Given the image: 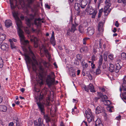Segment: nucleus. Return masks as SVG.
Masks as SVG:
<instances>
[{
    "label": "nucleus",
    "mask_w": 126,
    "mask_h": 126,
    "mask_svg": "<svg viewBox=\"0 0 126 126\" xmlns=\"http://www.w3.org/2000/svg\"><path fill=\"white\" fill-rule=\"evenodd\" d=\"M109 70L110 72H114V65L112 64H110V66L109 67Z\"/></svg>",
    "instance_id": "obj_25"
},
{
    "label": "nucleus",
    "mask_w": 126,
    "mask_h": 126,
    "mask_svg": "<svg viewBox=\"0 0 126 126\" xmlns=\"http://www.w3.org/2000/svg\"><path fill=\"white\" fill-rule=\"evenodd\" d=\"M5 25L6 27L8 28L10 27L12 24L11 20H7L5 21Z\"/></svg>",
    "instance_id": "obj_18"
},
{
    "label": "nucleus",
    "mask_w": 126,
    "mask_h": 126,
    "mask_svg": "<svg viewBox=\"0 0 126 126\" xmlns=\"http://www.w3.org/2000/svg\"><path fill=\"white\" fill-rule=\"evenodd\" d=\"M3 61L0 62V68H1L3 67Z\"/></svg>",
    "instance_id": "obj_55"
},
{
    "label": "nucleus",
    "mask_w": 126,
    "mask_h": 126,
    "mask_svg": "<svg viewBox=\"0 0 126 126\" xmlns=\"http://www.w3.org/2000/svg\"><path fill=\"white\" fill-rule=\"evenodd\" d=\"M103 24L102 22H100L98 24V30L99 32L100 31H103Z\"/></svg>",
    "instance_id": "obj_23"
},
{
    "label": "nucleus",
    "mask_w": 126,
    "mask_h": 126,
    "mask_svg": "<svg viewBox=\"0 0 126 126\" xmlns=\"http://www.w3.org/2000/svg\"><path fill=\"white\" fill-rule=\"evenodd\" d=\"M81 51H83V52H86L88 50V48L87 47H83L81 48L80 49Z\"/></svg>",
    "instance_id": "obj_32"
},
{
    "label": "nucleus",
    "mask_w": 126,
    "mask_h": 126,
    "mask_svg": "<svg viewBox=\"0 0 126 126\" xmlns=\"http://www.w3.org/2000/svg\"><path fill=\"white\" fill-rule=\"evenodd\" d=\"M12 40L11 39H9V41L10 42L11 45V47L12 49L15 48L16 47V46L15 45L13 42L12 41Z\"/></svg>",
    "instance_id": "obj_29"
},
{
    "label": "nucleus",
    "mask_w": 126,
    "mask_h": 126,
    "mask_svg": "<svg viewBox=\"0 0 126 126\" xmlns=\"http://www.w3.org/2000/svg\"><path fill=\"white\" fill-rule=\"evenodd\" d=\"M123 82L122 84V88L120 87V92L123 90L124 91H126V76H125L123 79Z\"/></svg>",
    "instance_id": "obj_10"
},
{
    "label": "nucleus",
    "mask_w": 126,
    "mask_h": 126,
    "mask_svg": "<svg viewBox=\"0 0 126 126\" xmlns=\"http://www.w3.org/2000/svg\"><path fill=\"white\" fill-rule=\"evenodd\" d=\"M14 120L15 121L16 124V126H19V119L17 118H15L14 119Z\"/></svg>",
    "instance_id": "obj_37"
},
{
    "label": "nucleus",
    "mask_w": 126,
    "mask_h": 126,
    "mask_svg": "<svg viewBox=\"0 0 126 126\" xmlns=\"http://www.w3.org/2000/svg\"><path fill=\"white\" fill-rule=\"evenodd\" d=\"M97 95L100 98H101V97L102 96V95H103L102 93L100 92L98 93Z\"/></svg>",
    "instance_id": "obj_51"
},
{
    "label": "nucleus",
    "mask_w": 126,
    "mask_h": 126,
    "mask_svg": "<svg viewBox=\"0 0 126 126\" xmlns=\"http://www.w3.org/2000/svg\"><path fill=\"white\" fill-rule=\"evenodd\" d=\"M99 48H102V45L101 40L99 41Z\"/></svg>",
    "instance_id": "obj_59"
},
{
    "label": "nucleus",
    "mask_w": 126,
    "mask_h": 126,
    "mask_svg": "<svg viewBox=\"0 0 126 126\" xmlns=\"http://www.w3.org/2000/svg\"><path fill=\"white\" fill-rule=\"evenodd\" d=\"M94 29L93 27L88 28L87 29V34L89 36L92 35L94 32Z\"/></svg>",
    "instance_id": "obj_13"
},
{
    "label": "nucleus",
    "mask_w": 126,
    "mask_h": 126,
    "mask_svg": "<svg viewBox=\"0 0 126 126\" xmlns=\"http://www.w3.org/2000/svg\"><path fill=\"white\" fill-rule=\"evenodd\" d=\"M89 38L87 37H85L83 39V45H85L86 43V41L87 40L89 39Z\"/></svg>",
    "instance_id": "obj_43"
},
{
    "label": "nucleus",
    "mask_w": 126,
    "mask_h": 126,
    "mask_svg": "<svg viewBox=\"0 0 126 126\" xmlns=\"http://www.w3.org/2000/svg\"><path fill=\"white\" fill-rule=\"evenodd\" d=\"M47 91V89L44 88L42 92L40 94V96L38 97L35 98V101L38 107L39 110L41 111L42 114L44 115L45 114V109L43 104L39 102L44 97V96L46 94Z\"/></svg>",
    "instance_id": "obj_2"
},
{
    "label": "nucleus",
    "mask_w": 126,
    "mask_h": 126,
    "mask_svg": "<svg viewBox=\"0 0 126 126\" xmlns=\"http://www.w3.org/2000/svg\"><path fill=\"white\" fill-rule=\"evenodd\" d=\"M36 77L37 78L39 79L38 80H40V82H38L40 84H43V79H44V76L41 73L37 74L36 75Z\"/></svg>",
    "instance_id": "obj_11"
},
{
    "label": "nucleus",
    "mask_w": 126,
    "mask_h": 126,
    "mask_svg": "<svg viewBox=\"0 0 126 126\" xmlns=\"http://www.w3.org/2000/svg\"><path fill=\"white\" fill-rule=\"evenodd\" d=\"M100 98V97H95L94 99V100L95 102L97 101V100Z\"/></svg>",
    "instance_id": "obj_63"
},
{
    "label": "nucleus",
    "mask_w": 126,
    "mask_h": 126,
    "mask_svg": "<svg viewBox=\"0 0 126 126\" xmlns=\"http://www.w3.org/2000/svg\"><path fill=\"white\" fill-rule=\"evenodd\" d=\"M19 3L21 6L24 5V2L23 0H19Z\"/></svg>",
    "instance_id": "obj_49"
},
{
    "label": "nucleus",
    "mask_w": 126,
    "mask_h": 126,
    "mask_svg": "<svg viewBox=\"0 0 126 126\" xmlns=\"http://www.w3.org/2000/svg\"><path fill=\"white\" fill-rule=\"evenodd\" d=\"M121 57L123 59H125L126 58V54L125 53H122L121 54Z\"/></svg>",
    "instance_id": "obj_41"
},
{
    "label": "nucleus",
    "mask_w": 126,
    "mask_h": 126,
    "mask_svg": "<svg viewBox=\"0 0 126 126\" xmlns=\"http://www.w3.org/2000/svg\"><path fill=\"white\" fill-rule=\"evenodd\" d=\"M9 47V46L6 43L2 44L0 46L2 50L3 51H7Z\"/></svg>",
    "instance_id": "obj_15"
},
{
    "label": "nucleus",
    "mask_w": 126,
    "mask_h": 126,
    "mask_svg": "<svg viewBox=\"0 0 126 126\" xmlns=\"http://www.w3.org/2000/svg\"><path fill=\"white\" fill-rule=\"evenodd\" d=\"M100 68L98 67V69L96 70L95 74L96 75H98L100 74L101 73V71L100 70Z\"/></svg>",
    "instance_id": "obj_44"
},
{
    "label": "nucleus",
    "mask_w": 126,
    "mask_h": 126,
    "mask_svg": "<svg viewBox=\"0 0 126 126\" xmlns=\"http://www.w3.org/2000/svg\"><path fill=\"white\" fill-rule=\"evenodd\" d=\"M121 67V66L119 63H117L116 64V68L115 71L116 73H118L119 72V70Z\"/></svg>",
    "instance_id": "obj_27"
},
{
    "label": "nucleus",
    "mask_w": 126,
    "mask_h": 126,
    "mask_svg": "<svg viewBox=\"0 0 126 126\" xmlns=\"http://www.w3.org/2000/svg\"><path fill=\"white\" fill-rule=\"evenodd\" d=\"M7 107L4 105H0V110L3 112H5L7 110Z\"/></svg>",
    "instance_id": "obj_24"
},
{
    "label": "nucleus",
    "mask_w": 126,
    "mask_h": 126,
    "mask_svg": "<svg viewBox=\"0 0 126 126\" xmlns=\"http://www.w3.org/2000/svg\"><path fill=\"white\" fill-rule=\"evenodd\" d=\"M99 88V89L102 92H104L105 91V88L103 87H100Z\"/></svg>",
    "instance_id": "obj_57"
},
{
    "label": "nucleus",
    "mask_w": 126,
    "mask_h": 126,
    "mask_svg": "<svg viewBox=\"0 0 126 126\" xmlns=\"http://www.w3.org/2000/svg\"><path fill=\"white\" fill-rule=\"evenodd\" d=\"M94 1L95 3H96L97 2V3L98 5H99L103 2L102 0H94Z\"/></svg>",
    "instance_id": "obj_45"
},
{
    "label": "nucleus",
    "mask_w": 126,
    "mask_h": 126,
    "mask_svg": "<svg viewBox=\"0 0 126 126\" xmlns=\"http://www.w3.org/2000/svg\"><path fill=\"white\" fill-rule=\"evenodd\" d=\"M30 18H27L26 19L27 25L29 27H30L32 20L34 18V15L32 14L30 15Z\"/></svg>",
    "instance_id": "obj_9"
},
{
    "label": "nucleus",
    "mask_w": 126,
    "mask_h": 126,
    "mask_svg": "<svg viewBox=\"0 0 126 126\" xmlns=\"http://www.w3.org/2000/svg\"><path fill=\"white\" fill-rule=\"evenodd\" d=\"M121 118V116L120 115H119L118 116L116 117V120H120V119Z\"/></svg>",
    "instance_id": "obj_62"
},
{
    "label": "nucleus",
    "mask_w": 126,
    "mask_h": 126,
    "mask_svg": "<svg viewBox=\"0 0 126 126\" xmlns=\"http://www.w3.org/2000/svg\"><path fill=\"white\" fill-rule=\"evenodd\" d=\"M14 123L13 122H10L8 126H13L14 125Z\"/></svg>",
    "instance_id": "obj_58"
},
{
    "label": "nucleus",
    "mask_w": 126,
    "mask_h": 126,
    "mask_svg": "<svg viewBox=\"0 0 126 126\" xmlns=\"http://www.w3.org/2000/svg\"><path fill=\"white\" fill-rule=\"evenodd\" d=\"M95 57L94 55H93L92 57V62H94L95 60Z\"/></svg>",
    "instance_id": "obj_52"
},
{
    "label": "nucleus",
    "mask_w": 126,
    "mask_h": 126,
    "mask_svg": "<svg viewBox=\"0 0 126 126\" xmlns=\"http://www.w3.org/2000/svg\"><path fill=\"white\" fill-rule=\"evenodd\" d=\"M31 40L32 41H33L34 42V45L35 47H37L38 46V39L36 37L33 36L31 39Z\"/></svg>",
    "instance_id": "obj_12"
},
{
    "label": "nucleus",
    "mask_w": 126,
    "mask_h": 126,
    "mask_svg": "<svg viewBox=\"0 0 126 126\" xmlns=\"http://www.w3.org/2000/svg\"><path fill=\"white\" fill-rule=\"evenodd\" d=\"M103 60V56L102 55H100L99 57V60L98 61V67L100 68L101 67L102 64Z\"/></svg>",
    "instance_id": "obj_20"
},
{
    "label": "nucleus",
    "mask_w": 126,
    "mask_h": 126,
    "mask_svg": "<svg viewBox=\"0 0 126 126\" xmlns=\"http://www.w3.org/2000/svg\"><path fill=\"white\" fill-rule=\"evenodd\" d=\"M122 95L123 98L125 99H126V92L123 93Z\"/></svg>",
    "instance_id": "obj_48"
},
{
    "label": "nucleus",
    "mask_w": 126,
    "mask_h": 126,
    "mask_svg": "<svg viewBox=\"0 0 126 126\" xmlns=\"http://www.w3.org/2000/svg\"><path fill=\"white\" fill-rule=\"evenodd\" d=\"M80 6L82 8H84L87 4V1L86 0H79Z\"/></svg>",
    "instance_id": "obj_14"
},
{
    "label": "nucleus",
    "mask_w": 126,
    "mask_h": 126,
    "mask_svg": "<svg viewBox=\"0 0 126 126\" xmlns=\"http://www.w3.org/2000/svg\"><path fill=\"white\" fill-rule=\"evenodd\" d=\"M72 26L71 27L70 31L72 32H74V31L76 30V27L78 25L75 23V24H72Z\"/></svg>",
    "instance_id": "obj_21"
},
{
    "label": "nucleus",
    "mask_w": 126,
    "mask_h": 126,
    "mask_svg": "<svg viewBox=\"0 0 126 126\" xmlns=\"http://www.w3.org/2000/svg\"><path fill=\"white\" fill-rule=\"evenodd\" d=\"M6 37V36L5 34H0V45L1 44L3 41L5 39Z\"/></svg>",
    "instance_id": "obj_17"
},
{
    "label": "nucleus",
    "mask_w": 126,
    "mask_h": 126,
    "mask_svg": "<svg viewBox=\"0 0 126 126\" xmlns=\"http://www.w3.org/2000/svg\"><path fill=\"white\" fill-rule=\"evenodd\" d=\"M43 64L45 67L46 68H48V67L50 65L49 63L46 62L45 61L43 62Z\"/></svg>",
    "instance_id": "obj_33"
},
{
    "label": "nucleus",
    "mask_w": 126,
    "mask_h": 126,
    "mask_svg": "<svg viewBox=\"0 0 126 126\" xmlns=\"http://www.w3.org/2000/svg\"><path fill=\"white\" fill-rule=\"evenodd\" d=\"M10 1L11 9H13L15 7L13 5L14 2L15 1L16 5L17 6V5L16 0H10Z\"/></svg>",
    "instance_id": "obj_19"
},
{
    "label": "nucleus",
    "mask_w": 126,
    "mask_h": 126,
    "mask_svg": "<svg viewBox=\"0 0 126 126\" xmlns=\"http://www.w3.org/2000/svg\"><path fill=\"white\" fill-rule=\"evenodd\" d=\"M111 108H110V106H109L107 108V110H108V111L109 112H112L111 110Z\"/></svg>",
    "instance_id": "obj_53"
},
{
    "label": "nucleus",
    "mask_w": 126,
    "mask_h": 126,
    "mask_svg": "<svg viewBox=\"0 0 126 126\" xmlns=\"http://www.w3.org/2000/svg\"><path fill=\"white\" fill-rule=\"evenodd\" d=\"M118 2L119 3H124L125 2V0H118Z\"/></svg>",
    "instance_id": "obj_54"
},
{
    "label": "nucleus",
    "mask_w": 126,
    "mask_h": 126,
    "mask_svg": "<svg viewBox=\"0 0 126 126\" xmlns=\"http://www.w3.org/2000/svg\"><path fill=\"white\" fill-rule=\"evenodd\" d=\"M97 12L96 10H94L93 12L91 14L92 15V18H94L95 17L96 15Z\"/></svg>",
    "instance_id": "obj_34"
},
{
    "label": "nucleus",
    "mask_w": 126,
    "mask_h": 126,
    "mask_svg": "<svg viewBox=\"0 0 126 126\" xmlns=\"http://www.w3.org/2000/svg\"><path fill=\"white\" fill-rule=\"evenodd\" d=\"M95 126H103L101 121L99 119H97L96 121Z\"/></svg>",
    "instance_id": "obj_26"
},
{
    "label": "nucleus",
    "mask_w": 126,
    "mask_h": 126,
    "mask_svg": "<svg viewBox=\"0 0 126 126\" xmlns=\"http://www.w3.org/2000/svg\"><path fill=\"white\" fill-rule=\"evenodd\" d=\"M24 30L25 32L27 33L28 34L29 33V32L28 31V29L27 28L25 29Z\"/></svg>",
    "instance_id": "obj_60"
},
{
    "label": "nucleus",
    "mask_w": 126,
    "mask_h": 126,
    "mask_svg": "<svg viewBox=\"0 0 126 126\" xmlns=\"http://www.w3.org/2000/svg\"><path fill=\"white\" fill-rule=\"evenodd\" d=\"M45 7L46 8H48L49 9H50V7L49 6L48 4H46L45 5Z\"/></svg>",
    "instance_id": "obj_64"
},
{
    "label": "nucleus",
    "mask_w": 126,
    "mask_h": 126,
    "mask_svg": "<svg viewBox=\"0 0 126 126\" xmlns=\"http://www.w3.org/2000/svg\"><path fill=\"white\" fill-rule=\"evenodd\" d=\"M81 65L83 66V68H87L88 66V64L84 61L81 63Z\"/></svg>",
    "instance_id": "obj_35"
},
{
    "label": "nucleus",
    "mask_w": 126,
    "mask_h": 126,
    "mask_svg": "<svg viewBox=\"0 0 126 126\" xmlns=\"http://www.w3.org/2000/svg\"><path fill=\"white\" fill-rule=\"evenodd\" d=\"M84 88L85 91L87 92H88L89 90H90V91L92 92H95L94 87L92 84H91L90 83L89 85L86 87H84Z\"/></svg>",
    "instance_id": "obj_8"
},
{
    "label": "nucleus",
    "mask_w": 126,
    "mask_h": 126,
    "mask_svg": "<svg viewBox=\"0 0 126 126\" xmlns=\"http://www.w3.org/2000/svg\"><path fill=\"white\" fill-rule=\"evenodd\" d=\"M42 49H43V47L44 48V50L45 53L49 55V54L47 50L45 48L43 45H42Z\"/></svg>",
    "instance_id": "obj_38"
},
{
    "label": "nucleus",
    "mask_w": 126,
    "mask_h": 126,
    "mask_svg": "<svg viewBox=\"0 0 126 126\" xmlns=\"http://www.w3.org/2000/svg\"><path fill=\"white\" fill-rule=\"evenodd\" d=\"M54 76V73L53 72H51L50 74L47 76L46 81L47 84L49 87H50L52 85L55 84Z\"/></svg>",
    "instance_id": "obj_4"
},
{
    "label": "nucleus",
    "mask_w": 126,
    "mask_h": 126,
    "mask_svg": "<svg viewBox=\"0 0 126 126\" xmlns=\"http://www.w3.org/2000/svg\"><path fill=\"white\" fill-rule=\"evenodd\" d=\"M37 126H44L42 121L41 118H40L38 119V124H37Z\"/></svg>",
    "instance_id": "obj_28"
},
{
    "label": "nucleus",
    "mask_w": 126,
    "mask_h": 126,
    "mask_svg": "<svg viewBox=\"0 0 126 126\" xmlns=\"http://www.w3.org/2000/svg\"><path fill=\"white\" fill-rule=\"evenodd\" d=\"M50 41L51 43L54 46L55 45V41L54 37V32L53 31H52L51 37L50 39Z\"/></svg>",
    "instance_id": "obj_16"
},
{
    "label": "nucleus",
    "mask_w": 126,
    "mask_h": 126,
    "mask_svg": "<svg viewBox=\"0 0 126 126\" xmlns=\"http://www.w3.org/2000/svg\"><path fill=\"white\" fill-rule=\"evenodd\" d=\"M87 76L90 80H92V77L90 74H86V75Z\"/></svg>",
    "instance_id": "obj_47"
},
{
    "label": "nucleus",
    "mask_w": 126,
    "mask_h": 126,
    "mask_svg": "<svg viewBox=\"0 0 126 126\" xmlns=\"http://www.w3.org/2000/svg\"><path fill=\"white\" fill-rule=\"evenodd\" d=\"M29 48L32 58L31 59L28 55L25 54L24 55L25 56V60L27 64H28L32 65L33 70L35 71L36 70V65H38V63L35 59V57L34 56L31 50L29 47Z\"/></svg>",
    "instance_id": "obj_3"
},
{
    "label": "nucleus",
    "mask_w": 126,
    "mask_h": 126,
    "mask_svg": "<svg viewBox=\"0 0 126 126\" xmlns=\"http://www.w3.org/2000/svg\"><path fill=\"white\" fill-rule=\"evenodd\" d=\"M104 103L105 105H107L108 107L109 106H110L109 105L111 104V102L109 100H106L104 102Z\"/></svg>",
    "instance_id": "obj_39"
},
{
    "label": "nucleus",
    "mask_w": 126,
    "mask_h": 126,
    "mask_svg": "<svg viewBox=\"0 0 126 126\" xmlns=\"http://www.w3.org/2000/svg\"><path fill=\"white\" fill-rule=\"evenodd\" d=\"M91 65L92 68H94L95 67V65L93 63V62L91 63Z\"/></svg>",
    "instance_id": "obj_56"
},
{
    "label": "nucleus",
    "mask_w": 126,
    "mask_h": 126,
    "mask_svg": "<svg viewBox=\"0 0 126 126\" xmlns=\"http://www.w3.org/2000/svg\"><path fill=\"white\" fill-rule=\"evenodd\" d=\"M76 57L77 59H78L80 61L82 58V55L80 54H78L76 55Z\"/></svg>",
    "instance_id": "obj_46"
},
{
    "label": "nucleus",
    "mask_w": 126,
    "mask_h": 126,
    "mask_svg": "<svg viewBox=\"0 0 126 126\" xmlns=\"http://www.w3.org/2000/svg\"><path fill=\"white\" fill-rule=\"evenodd\" d=\"M85 113L89 123H90L92 120H94V116L92 112H89V113L87 111H85Z\"/></svg>",
    "instance_id": "obj_7"
},
{
    "label": "nucleus",
    "mask_w": 126,
    "mask_h": 126,
    "mask_svg": "<svg viewBox=\"0 0 126 126\" xmlns=\"http://www.w3.org/2000/svg\"><path fill=\"white\" fill-rule=\"evenodd\" d=\"M44 117L45 119L46 120L47 122H49L50 121V119L49 117L47 115H44Z\"/></svg>",
    "instance_id": "obj_36"
},
{
    "label": "nucleus",
    "mask_w": 126,
    "mask_h": 126,
    "mask_svg": "<svg viewBox=\"0 0 126 126\" xmlns=\"http://www.w3.org/2000/svg\"><path fill=\"white\" fill-rule=\"evenodd\" d=\"M80 4H79L77 3H76L75 4V8L76 10H79L80 8Z\"/></svg>",
    "instance_id": "obj_30"
},
{
    "label": "nucleus",
    "mask_w": 126,
    "mask_h": 126,
    "mask_svg": "<svg viewBox=\"0 0 126 126\" xmlns=\"http://www.w3.org/2000/svg\"><path fill=\"white\" fill-rule=\"evenodd\" d=\"M109 57L111 60H112L113 59V55L111 54L109 55Z\"/></svg>",
    "instance_id": "obj_50"
},
{
    "label": "nucleus",
    "mask_w": 126,
    "mask_h": 126,
    "mask_svg": "<svg viewBox=\"0 0 126 126\" xmlns=\"http://www.w3.org/2000/svg\"><path fill=\"white\" fill-rule=\"evenodd\" d=\"M41 20V19L39 18L35 19L34 20V24L38 26H40V25Z\"/></svg>",
    "instance_id": "obj_22"
},
{
    "label": "nucleus",
    "mask_w": 126,
    "mask_h": 126,
    "mask_svg": "<svg viewBox=\"0 0 126 126\" xmlns=\"http://www.w3.org/2000/svg\"><path fill=\"white\" fill-rule=\"evenodd\" d=\"M100 113H102V115L105 117V119H107V116L106 111L104 110L103 107L101 106L97 107L96 109L95 113L98 114Z\"/></svg>",
    "instance_id": "obj_6"
},
{
    "label": "nucleus",
    "mask_w": 126,
    "mask_h": 126,
    "mask_svg": "<svg viewBox=\"0 0 126 126\" xmlns=\"http://www.w3.org/2000/svg\"><path fill=\"white\" fill-rule=\"evenodd\" d=\"M111 0H106L105 1L104 12L106 15H107L110 11V10L109 8L111 5Z\"/></svg>",
    "instance_id": "obj_5"
},
{
    "label": "nucleus",
    "mask_w": 126,
    "mask_h": 126,
    "mask_svg": "<svg viewBox=\"0 0 126 126\" xmlns=\"http://www.w3.org/2000/svg\"><path fill=\"white\" fill-rule=\"evenodd\" d=\"M79 31L80 33H83V27L81 26H79Z\"/></svg>",
    "instance_id": "obj_42"
},
{
    "label": "nucleus",
    "mask_w": 126,
    "mask_h": 126,
    "mask_svg": "<svg viewBox=\"0 0 126 126\" xmlns=\"http://www.w3.org/2000/svg\"><path fill=\"white\" fill-rule=\"evenodd\" d=\"M103 11V9H101L99 10L98 15V18H99L101 16L102 14Z\"/></svg>",
    "instance_id": "obj_40"
},
{
    "label": "nucleus",
    "mask_w": 126,
    "mask_h": 126,
    "mask_svg": "<svg viewBox=\"0 0 126 126\" xmlns=\"http://www.w3.org/2000/svg\"><path fill=\"white\" fill-rule=\"evenodd\" d=\"M101 100L102 101L104 102L105 101H106V100L108 99V97L105 95H102L101 97Z\"/></svg>",
    "instance_id": "obj_31"
},
{
    "label": "nucleus",
    "mask_w": 126,
    "mask_h": 126,
    "mask_svg": "<svg viewBox=\"0 0 126 126\" xmlns=\"http://www.w3.org/2000/svg\"><path fill=\"white\" fill-rule=\"evenodd\" d=\"M14 17L16 20V22L17 27V32L19 36L20 42L21 45L24 46H27L29 42L27 40L25 39L24 34L23 32L21 29L22 27L21 22L19 18V14L18 13L14 11L13 12Z\"/></svg>",
    "instance_id": "obj_1"
},
{
    "label": "nucleus",
    "mask_w": 126,
    "mask_h": 126,
    "mask_svg": "<svg viewBox=\"0 0 126 126\" xmlns=\"http://www.w3.org/2000/svg\"><path fill=\"white\" fill-rule=\"evenodd\" d=\"M108 53L107 52H105L104 54V57H107Z\"/></svg>",
    "instance_id": "obj_61"
}]
</instances>
